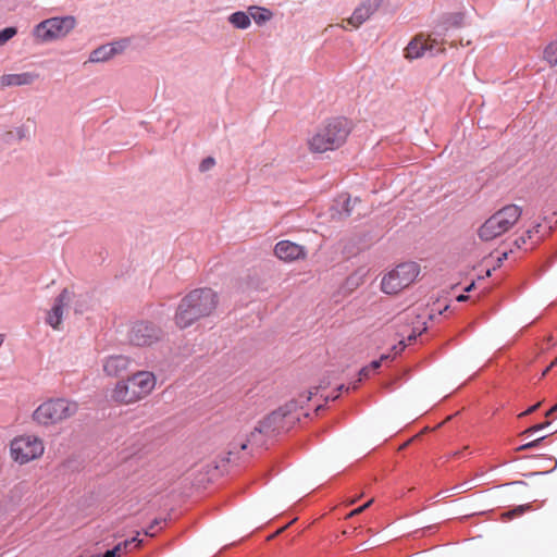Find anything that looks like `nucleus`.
Masks as SVG:
<instances>
[{
	"mask_svg": "<svg viewBox=\"0 0 557 557\" xmlns=\"http://www.w3.org/2000/svg\"><path fill=\"white\" fill-rule=\"evenodd\" d=\"M219 304L218 294L211 288H198L186 295L176 313V325L186 327L193 322L210 315Z\"/></svg>",
	"mask_w": 557,
	"mask_h": 557,
	"instance_id": "obj_1",
	"label": "nucleus"
},
{
	"mask_svg": "<svg viewBox=\"0 0 557 557\" xmlns=\"http://www.w3.org/2000/svg\"><path fill=\"white\" fill-rule=\"evenodd\" d=\"M156 376L150 371H137L116 382L111 391V400L117 405L128 406L148 397L156 387Z\"/></svg>",
	"mask_w": 557,
	"mask_h": 557,
	"instance_id": "obj_2",
	"label": "nucleus"
},
{
	"mask_svg": "<svg viewBox=\"0 0 557 557\" xmlns=\"http://www.w3.org/2000/svg\"><path fill=\"white\" fill-rule=\"evenodd\" d=\"M218 470L211 458H200L195 454H184L178 459L180 481L184 486H199L209 482Z\"/></svg>",
	"mask_w": 557,
	"mask_h": 557,
	"instance_id": "obj_3",
	"label": "nucleus"
},
{
	"mask_svg": "<svg viewBox=\"0 0 557 557\" xmlns=\"http://www.w3.org/2000/svg\"><path fill=\"white\" fill-rule=\"evenodd\" d=\"M350 133V124L344 117H335L324 124L309 139V149L312 152L323 153L339 148Z\"/></svg>",
	"mask_w": 557,
	"mask_h": 557,
	"instance_id": "obj_4",
	"label": "nucleus"
},
{
	"mask_svg": "<svg viewBox=\"0 0 557 557\" xmlns=\"http://www.w3.org/2000/svg\"><path fill=\"white\" fill-rule=\"evenodd\" d=\"M522 210L517 205H507L492 214L478 228V236L483 242L494 240L509 232L521 218Z\"/></svg>",
	"mask_w": 557,
	"mask_h": 557,
	"instance_id": "obj_5",
	"label": "nucleus"
},
{
	"mask_svg": "<svg viewBox=\"0 0 557 557\" xmlns=\"http://www.w3.org/2000/svg\"><path fill=\"white\" fill-rule=\"evenodd\" d=\"M78 410V405L64 398L49 399L41 404L33 413V419L41 425L60 423Z\"/></svg>",
	"mask_w": 557,
	"mask_h": 557,
	"instance_id": "obj_6",
	"label": "nucleus"
},
{
	"mask_svg": "<svg viewBox=\"0 0 557 557\" xmlns=\"http://www.w3.org/2000/svg\"><path fill=\"white\" fill-rule=\"evenodd\" d=\"M420 265L409 261L398 264L383 276L381 288L385 294L395 295L409 287L419 276Z\"/></svg>",
	"mask_w": 557,
	"mask_h": 557,
	"instance_id": "obj_7",
	"label": "nucleus"
},
{
	"mask_svg": "<svg viewBox=\"0 0 557 557\" xmlns=\"http://www.w3.org/2000/svg\"><path fill=\"white\" fill-rule=\"evenodd\" d=\"M76 26V18L72 15L50 17L40 22L35 28L38 40L48 42L64 38Z\"/></svg>",
	"mask_w": 557,
	"mask_h": 557,
	"instance_id": "obj_8",
	"label": "nucleus"
},
{
	"mask_svg": "<svg viewBox=\"0 0 557 557\" xmlns=\"http://www.w3.org/2000/svg\"><path fill=\"white\" fill-rule=\"evenodd\" d=\"M44 451V442L34 435L17 436L10 444L11 457L20 465L40 458Z\"/></svg>",
	"mask_w": 557,
	"mask_h": 557,
	"instance_id": "obj_9",
	"label": "nucleus"
},
{
	"mask_svg": "<svg viewBox=\"0 0 557 557\" xmlns=\"http://www.w3.org/2000/svg\"><path fill=\"white\" fill-rule=\"evenodd\" d=\"M443 42H440L432 35L420 33L416 35L405 49L406 59L413 60L424 57L426 53L434 55L443 52Z\"/></svg>",
	"mask_w": 557,
	"mask_h": 557,
	"instance_id": "obj_10",
	"label": "nucleus"
},
{
	"mask_svg": "<svg viewBox=\"0 0 557 557\" xmlns=\"http://www.w3.org/2000/svg\"><path fill=\"white\" fill-rule=\"evenodd\" d=\"M160 330L146 322L135 323L128 334L129 342L135 346H150L160 339Z\"/></svg>",
	"mask_w": 557,
	"mask_h": 557,
	"instance_id": "obj_11",
	"label": "nucleus"
},
{
	"mask_svg": "<svg viewBox=\"0 0 557 557\" xmlns=\"http://www.w3.org/2000/svg\"><path fill=\"white\" fill-rule=\"evenodd\" d=\"M73 293L64 288L55 298L54 305L47 313L46 322L54 330L60 329L62 323L63 311L67 304L71 301Z\"/></svg>",
	"mask_w": 557,
	"mask_h": 557,
	"instance_id": "obj_12",
	"label": "nucleus"
},
{
	"mask_svg": "<svg viewBox=\"0 0 557 557\" xmlns=\"http://www.w3.org/2000/svg\"><path fill=\"white\" fill-rule=\"evenodd\" d=\"M275 256L286 262L305 259L307 256L304 246L290 240H281L274 247Z\"/></svg>",
	"mask_w": 557,
	"mask_h": 557,
	"instance_id": "obj_13",
	"label": "nucleus"
},
{
	"mask_svg": "<svg viewBox=\"0 0 557 557\" xmlns=\"http://www.w3.org/2000/svg\"><path fill=\"white\" fill-rule=\"evenodd\" d=\"M132 360L127 356L112 355L102 360V370L110 377H117L128 370Z\"/></svg>",
	"mask_w": 557,
	"mask_h": 557,
	"instance_id": "obj_14",
	"label": "nucleus"
},
{
	"mask_svg": "<svg viewBox=\"0 0 557 557\" xmlns=\"http://www.w3.org/2000/svg\"><path fill=\"white\" fill-rule=\"evenodd\" d=\"M382 0H364L354 11L352 15L347 18V23L354 28H358L379 9Z\"/></svg>",
	"mask_w": 557,
	"mask_h": 557,
	"instance_id": "obj_15",
	"label": "nucleus"
},
{
	"mask_svg": "<svg viewBox=\"0 0 557 557\" xmlns=\"http://www.w3.org/2000/svg\"><path fill=\"white\" fill-rule=\"evenodd\" d=\"M38 78L36 72H23L21 74H3L0 76V89L29 85Z\"/></svg>",
	"mask_w": 557,
	"mask_h": 557,
	"instance_id": "obj_16",
	"label": "nucleus"
},
{
	"mask_svg": "<svg viewBox=\"0 0 557 557\" xmlns=\"http://www.w3.org/2000/svg\"><path fill=\"white\" fill-rule=\"evenodd\" d=\"M124 49L123 42L116 41L113 44L103 45L95 49L89 57L90 62H103L121 52Z\"/></svg>",
	"mask_w": 557,
	"mask_h": 557,
	"instance_id": "obj_17",
	"label": "nucleus"
},
{
	"mask_svg": "<svg viewBox=\"0 0 557 557\" xmlns=\"http://www.w3.org/2000/svg\"><path fill=\"white\" fill-rule=\"evenodd\" d=\"M463 23V14L462 13H455L450 14L442 20V22L436 26V30L434 32V35L436 36H443L445 35V32L449 27H460Z\"/></svg>",
	"mask_w": 557,
	"mask_h": 557,
	"instance_id": "obj_18",
	"label": "nucleus"
},
{
	"mask_svg": "<svg viewBox=\"0 0 557 557\" xmlns=\"http://www.w3.org/2000/svg\"><path fill=\"white\" fill-rule=\"evenodd\" d=\"M541 228V224H536L532 230H528L525 232V235L519 237L516 239V245L521 248L522 246H527V238L531 240V244L529 247H525V250L533 249L535 245H537L541 239L542 235H539Z\"/></svg>",
	"mask_w": 557,
	"mask_h": 557,
	"instance_id": "obj_19",
	"label": "nucleus"
},
{
	"mask_svg": "<svg viewBox=\"0 0 557 557\" xmlns=\"http://www.w3.org/2000/svg\"><path fill=\"white\" fill-rule=\"evenodd\" d=\"M228 21L234 27L239 29H246L251 24L250 15L243 11L231 14Z\"/></svg>",
	"mask_w": 557,
	"mask_h": 557,
	"instance_id": "obj_20",
	"label": "nucleus"
},
{
	"mask_svg": "<svg viewBox=\"0 0 557 557\" xmlns=\"http://www.w3.org/2000/svg\"><path fill=\"white\" fill-rule=\"evenodd\" d=\"M543 58L549 66L557 65V40L552 41L546 46L543 52Z\"/></svg>",
	"mask_w": 557,
	"mask_h": 557,
	"instance_id": "obj_21",
	"label": "nucleus"
},
{
	"mask_svg": "<svg viewBox=\"0 0 557 557\" xmlns=\"http://www.w3.org/2000/svg\"><path fill=\"white\" fill-rule=\"evenodd\" d=\"M140 543H141V540H139L137 536H135V537H132L131 540H126L124 542L119 543L117 545H115L113 547V549H114L116 556H120L121 554L131 549L133 546L134 547L139 546Z\"/></svg>",
	"mask_w": 557,
	"mask_h": 557,
	"instance_id": "obj_22",
	"label": "nucleus"
},
{
	"mask_svg": "<svg viewBox=\"0 0 557 557\" xmlns=\"http://www.w3.org/2000/svg\"><path fill=\"white\" fill-rule=\"evenodd\" d=\"M250 16L257 24H262L271 18V12L262 8H250Z\"/></svg>",
	"mask_w": 557,
	"mask_h": 557,
	"instance_id": "obj_23",
	"label": "nucleus"
},
{
	"mask_svg": "<svg viewBox=\"0 0 557 557\" xmlns=\"http://www.w3.org/2000/svg\"><path fill=\"white\" fill-rule=\"evenodd\" d=\"M531 509L530 505H520L512 510H508L502 513V518L505 520L512 519L515 517L523 515L525 511Z\"/></svg>",
	"mask_w": 557,
	"mask_h": 557,
	"instance_id": "obj_24",
	"label": "nucleus"
},
{
	"mask_svg": "<svg viewBox=\"0 0 557 557\" xmlns=\"http://www.w3.org/2000/svg\"><path fill=\"white\" fill-rule=\"evenodd\" d=\"M16 34L15 27H7L0 32V45H3Z\"/></svg>",
	"mask_w": 557,
	"mask_h": 557,
	"instance_id": "obj_25",
	"label": "nucleus"
},
{
	"mask_svg": "<svg viewBox=\"0 0 557 557\" xmlns=\"http://www.w3.org/2000/svg\"><path fill=\"white\" fill-rule=\"evenodd\" d=\"M249 442H250V440H249V438H240V440L238 441V443L233 444V447H232V449L230 450V454H237V453H239L240 450L246 449V447H247V445H248V443H249Z\"/></svg>",
	"mask_w": 557,
	"mask_h": 557,
	"instance_id": "obj_26",
	"label": "nucleus"
},
{
	"mask_svg": "<svg viewBox=\"0 0 557 557\" xmlns=\"http://www.w3.org/2000/svg\"><path fill=\"white\" fill-rule=\"evenodd\" d=\"M215 165V160L212 157H208L202 160V162L199 165V170L201 172H206L211 170Z\"/></svg>",
	"mask_w": 557,
	"mask_h": 557,
	"instance_id": "obj_27",
	"label": "nucleus"
},
{
	"mask_svg": "<svg viewBox=\"0 0 557 557\" xmlns=\"http://www.w3.org/2000/svg\"><path fill=\"white\" fill-rule=\"evenodd\" d=\"M549 424H550V422H549V421H546V422H543V423H540V424H535V425H533V426H531V428L527 429V430L522 433V435L533 434V433H535V432H537V431H540V430L545 429V428H546V426H548Z\"/></svg>",
	"mask_w": 557,
	"mask_h": 557,
	"instance_id": "obj_28",
	"label": "nucleus"
},
{
	"mask_svg": "<svg viewBox=\"0 0 557 557\" xmlns=\"http://www.w3.org/2000/svg\"><path fill=\"white\" fill-rule=\"evenodd\" d=\"M374 502L373 498H371L370 500H368L364 505L354 509L349 515L348 517H354V516H357V515H360L361 512H363L367 508H369L371 506V504Z\"/></svg>",
	"mask_w": 557,
	"mask_h": 557,
	"instance_id": "obj_29",
	"label": "nucleus"
},
{
	"mask_svg": "<svg viewBox=\"0 0 557 557\" xmlns=\"http://www.w3.org/2000/svg\"><path fill=\"white\" fill-rule=\"evenodd\" d=\"M356 202H358V199H351L350 197H348L346 200H345V203H344V210H345V213L347 215H350L351 212H352V205H355Z\"/></svg>",
	"mask_w": 557,
	"mask_h": 557,
	"instance_id": "obj_30",
	"label": "nucleus"
},
{
	"mask_svg": "<svg viewBox=\"0 0 557 557\" xmlns=\"http://www.w3.org/2000/svg\"><path fill=\"white\" fill-rule=\"evenodd\" d=\"M545 437H546V436L544 435V436H541V437H539V438H536V440H534V441H532V442H529V443H527V444H523V445H521V446L518 448V450H527V449H531V448L535 447V446H536L541 441H543Z\"/></svg>",
	"mask_w": 557,
	"mask_h": 557,
	"instance_id": "obj_31",
	"label": "nucleus"
},
{
	"mask_svg": "<svg viewBox=\"0 0 557 557\" xmlns=\"http://www.w3.org/2000/svg\"><path fill=\"white\" fill-rule=\"evenodd\" d=\"M388 358H389V355H382V356H381V358H380L379 360H374V361H372V362L368 366V367H369L370 372H371L372 370H376V369H379V368L381 367V364H382V361H383V360H386V359H388Z\"/></svg>",
	"mask_w": 557,
	"mask_h": 557,
	"instance_id": "obj_32",
	"label": "nucleus"
},
{
	"mask_svg": "<svg viewBox=\"0 0 557 557\" xmlns=\"http://www.w3.org/2000/svg\"><path fill=\"white\" fill-rule=\"evenodd\" d=\"M370 375V370H369V367H363L360 371H359V382L362 381L363 379H367L368 376Z\"/></svg>",
	"mask_w": 557,
	"mask_h": 557,
	"instance_id": "obj_33",
	"label": "nucleus"
},
{
	"mask_svg": "<svg viewBox=\"0 0 557 557\" xmlns=\"http://www.w3.org/2000/svg\"><path fill=\"white\" fill-rule=\"evenodd\" d=\"M541 406V403H537L533 406H531L529 409H527L524 412L520 413L519 417H524V416H528V414H531L532 412H534L539 407Z\"/></svg>",
	"mask_w": 557,
	"mask_h": 557,
	"instance_id": "obj_34",
	"label": "nucleus"
},
{
	"mask_svg": "<svg viewBox=\"0 0 557 557\" xmlns=\"http://www.w3.org/2000/svg\"><path fill=\"white\" fill-rule=\"evenodd\" d=\"M557 364V357L555 358V360H553L550 362L549 366H547V368L542 372V377H544Z\"/></svg>",
	"mask_w": 557,
	"mask_h": 557,
	"instance_id": "obj_35",
	"label": "nucleus"
},
{
	"mask_svg": "<svg viewBox=\"0 0 557 557\" xmlns=\"http://www.w3.org/2000/svg\"><path fill=\"white\" fill-rule=\"evenodd\" d=\"M404 348H405V344H404V342H403V341H400L398 345H395V346L393 347V350L395 351V355H397V354H399L400 351H403V350H404Z\"/></svg>",
	"mask_w": 557,
	"mask_h": 557,
	"instance_id": "obj_36",
	"label": "nucleus"
},
{
	"mask_svg": "<svg viewBox=\"0 0 557 557\" xmlns=\"http://www.w3.org/2000/svg\"><path fill=\"white\" fill-rule=\"evenodd\" d=\"M555 412H557V404L554 405L546 413H545V417L546 418H549L550 416H553Z\"/></svg>",
	"mask_w": 557,
	"mask_h": 557,
	"instance_id": "obj_37",
	"label": "nucleus"
},
{
	"mask_svg": "<svg viewBox=\"0 0 557 557\" xmlns=\"http://www.w3.org/2000/svg\"><path fill=\"white\" fill-rule=\"evenodd\" d=\"M103 557H116V554L114 552V549H110V550H107L103 555Z\"/></svg>",
	"mask_w": 557,
	"mask_h": 557,
	"instance_id": "obj_38",
	"label": "nucleus"
},
{
	"mask_svg": "<svg viewBox=\"0 0 557 557\" xmlns=\"http://www.w3.org/2000/svg\"><path fill=\"white\" fill-rule=\"evenodd\" d=\"M468 299H469V296L463 295V294H462V295H459V296L457 297V301H460V302H461V301H466V300H468Z\"/></svg>",
	"mask_w": 557,
	"mask_h": 557,
	"instance_id": "obj_39",
	"label": "nucleus"
},
{
	"mask_svg": "<svg viewBox=\"0 0 557 557\" xmlns=\"http://www.w3.org/2000/svg\"><path fill=\"white\" fill-rule=\"evenodd\" d=\"M256 432L261 433L262 429L260 426H256L255 431L251 433V435H255Z\"/></svg>",
	"mask_w": 557,
	"mask_h": 557,
	"instance_id": "obj_40",
	"label": "nucleus"
},
{
	"mask_svg": "<svg viewBox=\"0 0 557 557\" xmlns=\"http://www.w3.org/2000/svg\"><path fill=\"white\" fill-rule=\"evenodd\" d=\"M474 287V283H471L469 286L466 287V292H470L472 290V288Z\"/></svg>",
	"mask_w": 557,
	"mask_h": 557,
	"instance_id": "obj_41",
	"label": "nucleus"
},
{
	"mask_svg": "<svg viewBox=\"0 0 557 557\" xmlns=\"http://www.w3.org/2000/svg\"><path fill=\"white\" fill-rule=\"evenodd\" d=\"M414 339H416V335H414V334H410V335L408 336V341H409V342H412V341H414Z\"/></svg>",
	"mask_w": 557,
	"mask_h": 557,
	"instance_id": "obj_42",
	"label": "nucleus"
},
{
	"mask_svg": "<svg viewBox=\"0 0 557 557\" xmlns=\"http://www.w3.org/2000/svg\"><path fill=\"white\" fill-rule=\"evenodd\" d=\"M3 342H4V335L0 334V347L2 346Z\"/></svg>",
	"mask_w": 557,
	"mask_h": 557,
	"instance_id": "obj_43",
	"label": "nucleus"
},
{
	"mask_svg": "<svg viewBox=\"0 0 557 557\" xmlns=\"http://www.w3.org/2000/svg\"><path fill=\"white\" fill-rule=\"evenodd\" d=\"M352 389H357L358 388V383H354L352 386H351Z\"/></svg>",
	"mask_w": 557,
	"mask_h": 557,
	"instance_id": "obj_44",
	"label": "nucleus"
},
{
	"mask_svg": "<svg viewBox=\"0 0 557 557\" xmlns=\"http://www.w3.org/2000/svg\"><path fill=\"white\" fill-rule=\"evenodd\" d=\"M357 499H358L357 497H354V498L349 502V504H355V503L357 502Z\"/></svg>",
	"mask_w": 557,
	"mask_h": 557,
	"instance_id": "obj_45",
	"label": "nucleus"
},
{
	"mask_svg": "<svg viewBox=\"0 0 557 557\" xmlns=\"http://www.w3.org/2000/svg\"><path fill=\"white\" fill-rule=\"evenodd\" d=\"M344 388H345V386H344V385H341V386H339V389H341V391H342V389H344ZM349 388H350V387H346V391H348Z\"/></svg>",
	"mask_w": 557,
	"mask_h": 557,
	"instance_id": "obj_46",
	"label": "nucleus"
},
{
	"mask_svg": "<svg viewBox=\"0 0 557 557\" xmlns=\"http://www.w3.org/2000/svg\"><path fill=\"white\" fill-rule=\"evenodd\" d=\"M460 454H461L460 451H455L454 456L458 457Z\"/></svg>",
	"mask_w": 557,
	"mask_h": 557,
	"instance_id": "obj_47",
	"label": "nucleus"
},
{
	"mask_svg": "<svg viewBox=\"0 0 557 557\" xmlns=\"http://www.w3.org/2000/svg\"><path fill=\"white\" fill-rule=\"evenodd\" d=\"M82 557V556H81Z\"/></svg>",
	"mask_w": 557,
	"mask_h": 557,
	"instance_id": "obj_48",
	"label": "nucleus"
}]
</instances>
